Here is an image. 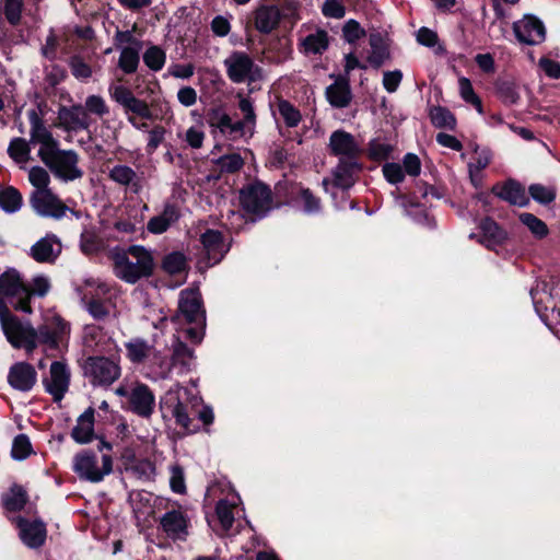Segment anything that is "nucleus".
I'll return each mask as SVG.
<instances>
[{"label":"nucleus","mask_w":560,"mask_h":560,"mask_svg":"<svg viewBox=\"0 0 560 560\" xmlns=\"http://www.w3.org/2000/svg\"><path fill=\"white\" fill-rule=\"evenodd\" d=\"M0 323L10 343L15 348L24 347L27 350L35 349L37 342L57 347L69 332L68 323L60 317L51 318L36 330L31 324L22 323L16 316L12 315L1 299Z\"/></svg>","instance_id":"f257e3e1"},{"label":"nucleus","mask_w":560,"mask_h":560,"mask_svg":"<svg viewBox=\"0 0 560 560\" xmlns=\"http://www.w3.org/2000/svg\"><path fill=\"white\" fill-rule=\"evenodd\" d=\"M114 273L127 283H136L149 278L154 271V259L150 250L143 246L132 245L127 249H115L112 253Z\"/></svg>","instance_id":"f03ea898"},{"label":"nucleus","mask_w":560,"mask_h":560,"mask_svg":"<svg viewBox=\"0 0 560 560\" xmlns=\"http://www.w3.org/2000/svg\"><path fill=\"white\" fill-rule=\"evenodd\" d=\"M108 92L113 101L122 107L127 116H139L144 119H163L171 113L166 101L153 102L152 106L158 107L154 113L145 101L136 97L133 92L125 85H112Z\"/></svg>","instance_id":"7ed1b4c3"},{"label":"nucleus","mask_w":560,"mask_h":560,"mask_svg":"<svg viewBox=\"0 0 560 560\" xmlns=\"http://www.w3.org/2000/svg\"><path fill=\"white\" fill-rule=\"evenodd\" d=\"M127 358L136 364L149 363L155 374L166 378L171 373V364L167 357L156 348L154 342L142 338H133L126 345Z\"/></svg>","instance_id":"20e7f679"},{"label":"nucleus","mask_w":560,"mask_h":560,"mask_svg":"<svg viewBox=\"0 0 560 560\" xmlns=\"http://www.w3.org/2000/svg\"><path fill=\"white\" fill-rule=\"evenodd\" d=\"M194 399L190 398L187 388L176 386L166 392L162 398L161 407L175 418L176 423L186 431H195L191 416L195 415Z\"/></svg>","instance_id":"39448f33"},{"label":"nucleus","mask_w":560,"mask_h":560,"mask_svg":"<svg viewBox=\"0 0 560 560\" xmlns=\"http://www.w3.org/2000/svg\"><path fill=\"white\" fill-rule=\"evenodd\" d=\"M242 208L258 218L264 217L273 205L271 189L262 182H254L240 190Z\"/></svg>","instance_id":"423d86ee"},{"label":"nucleus","mask_w":560,"mask_h":560,"mask_svg":"<svg viewBox=\"0 0 560 560\" xmlns=\"http://www.w3.org/2000/svg\"><path fill=\"white\" fill-rule=\"evenodd\" d=\"M83 375L93 386H109L120 376L119 364L105 357H89L82 363Z\"/></svg>","instance_id":"0eeeda50"},{"label":"nucleus","mask_w":560,"mask_h":560,"mask_svg":"<svg viewBox=\"0 0 560 560\" xmlns=\"http://www.w3.org/2000/svg\"><path fill=\"white\" fill-rule=\"evenodd\" d=\"M42 161L56 177L65 182H71L83 176L82 170L78 166L79 154L75 151L57 148L51 153H46Z\"/></svg>","instance_id":"6e6552de"},{"label":"nucleus","mask_w":560,"mask_h":560,"mask_svg":"<svg viewBox=\"0 0 560 560\" xmlns=\"http://www.w3.org/2000/svg\"><path fill=\"white\" fill-rule=\"evenodd\" d=\"M0 292L11 299V304L15 311L32 313L31 304H28L27 284L18 270L9 269L0 275Z\"/></svg>","instance_id":"1a4fd4ad"},{"label":"nucleus","mask_w":560,"mask_h":560,"mask_svg":"<svg viewBox=\"0 0 560 560\" xmlns=\"http://www.w3.org/2000/svg\"><path fill=\"white\" fill-rule=\"evenodd\" d=\"M30 205L39 217L60 220L68 211L78 217V212L70 209L51 189L33 190Z\"/></svg>","instance_id":"9d476101"},{"label":"nucleus","mask_w":560,"mask_h":560,"mask_svg":"<svg viewBox=\"0 0 560 560\" xmlns=\"http://www.w3.org/2000/svg\"><path fill=\"white\" fill-rule=\"evenodd\" d=\"M108 292V288L103 284H96L93 280L85 282L82 301L86 305L90 315L96 320H105L115 315V307L110 300H102V295Z\"/></svg>","instance_id":"9b49d317"},{"label":"nucleus","mask_w":560,"mask_h":560,"mask_svg":"<svg viewBox=\"0 0 560 560\" xmlns=\"http://www.w3.org/2000/svg\"><path fill=\"white\" fill-rule=\"evenodd\" d=\"M226 74L233 83L255 82L261 79L260 68L243 51L232 52L225 60Z\"/></svg>","instance_id":"f8f14e48"},{"label":"nucleus","mask_w":560,"mask_h":560,"mask_svg":"<svg viewBox=\"0 0 560 560\" xmlns=\"http://www.w3.org/2000/svg\"><path fill=\"white\" fill-rule=\"evenodd\" d=\"M113 460L109 455L102 456V466L97 465L96 456L90 452H81L73 458V470L81 478L91 482L101 481L110 474Z\"/></svg>","instance_id":"ddd939ff"},{"label":"nucleus","mask_w":560,"mask_h":560,"mask_svg":"<svg viewBox=\"0 0 560 560\" xmlns=\"http://www.w3.org/2000/svg\"><path fill=\"white\" fill-rule=\"evenodd\" d=\"M70 377L71 373L66 363L55 361L50 364L49 374L44 377L43 384L55 401H60L65 397L70 385Z\"/></svg>","instance_id":"4468645a"},{"label":"nucleus","mask_w":560,"mask_h":560,"mask_svg":"<svg viewBox=\"0 0 560 560\" xmlns=\"http://www.w3.org/2000/svg\"><path fill=\"white\" fill-rule=\"evenodd\" d=\"M207 122L232 140L245 135V121H232L231 116L222 107L211 108L207 114Z\"/></svg>","instance_id":"2eb2a0df"},{"label":"nucleus","mask_w":560,"mask_h":560,"mask_svg":"<svg viewBox=\"0 0 560 560\" xmlns=\"http://www.w3.org/2000/svg\"><path fill=\"white\" fill-rule=\"evenodd\" d=\"M188 526L189 518L180 509L167 511L160 518V528L172 540H186Z\"/></svg>","instance_id":"dca6fc26"},{"label":"nucleus","mask_w":560,"mask_h":560,"mask_svg":"<svg viewBox=\"0 0 560 560\" xmlns=\"http://www.w3.org/2000/svg\"><path fill=\"white\" fill-rule=\"evenodd\" d=\"M516 38L527 45H538L545 40L546 30L542 22L534 15H525L513 24Z\"/></svg>","instance_id":"f3484780"},{"label":"nucleus","mask_w":560,"mask_h":560,"mask_svg":"<svg viewBox=\"0 0 560 560\" xmlns=\"http://www.w3.org/2000/svg\"><path fill=\"white\" fill-rule=\"evenodd\" d=\"M62 250L61 241L55 234H47L30 248L28 255L39 264H54Z\"/></svg>","instance_id":"a211bd4d"},{"label":"nucleus","mask_w":560,"mask_h":560,"mask_svg":"<svg viewBox=\"0 0 560 560\" xmlns=\"http://www.w3.org/2000/svg\"><path fill=\"white\" fill-rule=\"evenodd\" d=\"M59 126L68 131L88 130L92 119L83 109L82 104L62 107L58 112Z\"/></svg>","instance_id":"6ab92c4d"},{"label":"nucleus","mask_w":560,"mask_h":560,"mask_svg":"<svg viewBox=\"0 0 560 560\" xmlns=\"http://www.w3.org/2000/svg\"><path fill=\"white\" fill-rule=\"evenodd\" d=\"M31 121V142L39 143L40 149L38 150V156L40 160L45 158L46 153H51L58 148V141L52 137L51 132L44 125L42 119L33 112L30 116Z\"/></svg>","instance_id":"aec40b11"},{"label":"nucleus","mask_w":560,"mask_h":560,"mask_svg":"<svg viewBox=\"0 0 560 560\" xmlns=\"http://www.w3.org/2000/svg\"><path fill=\"white\" fill-rule=\"evenodd\" d=\"M130 409L140 417L149 418L154 409L155 398L145 384H136L129 394Z\"/></svg>","instance_id":"412c9836"},{"label":"nucleus","mask_w":560,"mask_h":560,"mask_svg":"<svg viewBox=\"0 0 560 560\" xmlns=\"http://www.w3.org/2000/svg\"><path fill=\"white\" fill-rule=\"evenodd\" d=\"M37 381L35 369L26 362H18L10 368L9 384L16 390L28 392Z\"/></svg>","instance_id":"4be33fe9"},{"label":"nucleus","mask_w":560,"mask_h":560,"mask_svg":"<svg viewBox=\"0 0 560 560\" xmlns=\"http://www.w3.org/2000/svg\"><path fill=\"white\" fill-rule=\"evenodd\" d=\"M210 264H218L229 252L230 245L224 242L221 232L207 230L200 238Z\"/></svg>","instance_id":"5701e85b"},{"label":"nucleus","mask_w":560,"mask_h":560,"mask_svg":"<svg viewBox=\"0 0 560 560\" xmlns=\"http://www.w3.org/2000/svg\"><path fill=\"white\" fill-rule=\"evenodd\" d=\"M178 308L188 323L198 322L203 317L201 296L197 289L184 290L180 293Z\"/></svg>","instance_id":"b1692460"},{"label":"nucleus","mask_w":560,"mask_h":560,"mask_svg":"<svg viewBox=\"0 0 560 560\" xmlns=\"http://www.w3.org/2000/svg\"><path fill=\"white\" fill-rule=\"evenodd\" d=\"M329 149L332 154L353 160L359 153V147L352 135L337 130L331 133Z\"/></svg>","instance_id":"393cba45"},{"label":"nucleus","mask_w":560,"mask_h":560,"mask_svg":"<svg viewBox=\"0 0 560 560\" xmlns=\"http://www.w3.org/2000/svg\"><path fill=\"white\" fill-rule=\"evenodd\" d=\"M179 218V208L175 203H165L163 211L148 221L147 229L150 233L162 234L175 224Z\"/></svg>","instance_id":"a878e982"},{"label":"nucleus","mask_w":560,"mask_h":560,"mask_svg":"<svg viewBox=\"0 0 560 560\" xmlns=\"http://www.w3.org/2000/svg\"><path fill=\"white\" fill-rule=\"evenodd\" d=\"M20 537L30 548L40 547L46 539V527L43 522L19 520Z\"/></svg>","instance_id":"bb28decb"},{"label":"nucleus","mask_w":560,"mask_h":560,"mask_svg":"<svg viewBox=\"0 0 560 560\" xmlns=\"http://www.w3.org/2000/svg\"><path fill=\"white\" fill-rule=\"evenodd\" d=\"M94 409L88 408L77 420L71 431L72 439L80 444L90 443L94 438Z\"/></svg>","instance_id":"cd10ccee"},{"label":"nucleus","mask_w":560,"mask_h":560,"mask_svg":"<svg viewBox=\"0 0 560 560\" xmlns=\"http://www.w3.org/2000/svg\"><path fill=\"white\" fill-rule=\"evenodd\" d=\"M194 358V351L177 338L172 345V357L168 359L171 371L174 368L178 369L179 373L190 371Z\"/></svg>","instance_id":"c85d7f7f"},{"label":"nucleus","mask_w":560,"mask_h":560,"mask_svg":"<svg viewBox=\"0 0 560 560\" xmlns=\"http://www.w3.org/2000/svg\"><path fill=\"white\" fill-rule=\"evenodd\" d=\"M329 46V35L325 30H316L305 36L300 44V50L304 55H322Z\"/></svg>","instance_id":"c756f323"},{"label":"nucleus","mask_w":560,"mask_h":560,"mask_svg":"<svg viewBox=\"0 0 560 560\" xmlns=\"http://www.w3.org/2000/svg\"><path fill=\"white\" fill-rule=\"evenodd\" d=\"M280 22V11L273 5H262L255 11V27L261 33H270Z\"/></svg>","instance_id":"7c9ffc66"},{"label":"nucleus","mask_w":560,"mask_h":560,"mask_svg":"<svg viewBox=\"0 0 560 560\" xmlns=\"http://www.w3.org/2000/svg\"><path fill=\"white\" fill-rule=\"evenodd\" d=\"M498 197L511 205L524 207L528 203V197L524 187L515 180H509L501 187L494 188Z\"/></svg>","instance_id":"2f4dec72"},{"label":"nucleus","mask_w":560,"mask_h":560,"mask_svg":"<svg viewBox=\"0 0 560 560\" xmlns=\"http://www.w3.org/2000/svg\"><path fill=\"white\" fill-rule=\"evenodd\" d=\"M326 95L332 106L339 108L348 106L351 101V91L348 79L341 77L338 78L334 84L327 88Z\"/></svg>","instance_id":"473e14b6"},{"label":"nucleus","mask_w":560,"mask_h":560,"mask_svg":"<svg viewBox=\"0 0 560 560\" xmlns=\"http://www.w3.org/2000/svg\"><path fill=\"white\" fill-rule=\"evenodd\" d=\"M358 168L357 163L353 160L343 161L340 160L339 164L334 171V184L341 188H349L353 185V174Z\"/></svg>","instance_id":"72a5a7b5"},{"label":"nucleus","mask_w":560,"mask_h":560,"mask_svg":"<svg viewBox=\"0 0 560 560\" xmlns=\"http://www.w3.org/2000/svg\"><path fill=\"white\" fill-rule=\"evenodd\" d=\"M140 50L141 47L137 46L122 47L118 59V67L122 72L131 74L137 71L140 61Z\"/></svg>","instance_id":"f704fd0d"},{"label":"nucleus","mask_w":560,"mask_h":560,"mask_svg":"<svg viewBox=\"0 0 560 560\" xmlns=\"http://www.w3.org/2000/svg\"><path fill=\"white\" fill-rule=\"evenodd\" d=\"M480 228L488 247L501 244L506 237L505 232L491 219H485Z\"/></svg>","instance_id":"c9c22d12"},{"label":"nucleus","mask_w":560,"mask_h":560,"mask_svg":"<svg viewBox=\"0 0 560 560\" xmlns=\"http://www.w3.org/2000/svg\"><path fill=\"white\" fill-rule=\"evenodd\" d=\"M108 177L114 183L121 186L133 185L138 187L137 184V173L128 165L118 164L112 167L108 172Z\"/></svg>","instance_id":"e433bc0d"},{"label":"nucleus","mask_w":560,"mask_h":560,"mask_svg":"<svg viewBox=\"0 0 560 560\" xmlns=\"http://www.w3.org/2000/svg\"><path fill=\"white\" fill-rule=\"evenodd\" d=\"M162 269L172 276L184 273L187 270V259L183 253H170L162 260Z\"/></svg>","instance_id":"4c0bfd02"},{"label":"nucleus","mask_w":560,"mask_h":560,"mask_svg":"<svg viewBox=\"0 0 560 560\" xmlns=\"http://www.w3.org/2000/svg\"><path fill=\"white\" fill-rule=\"evenodd\" d=\"M27 501L26 491L21 486H12L3 497V504L7 510L15 512L24 508Z\"/></svg>","instance_id":"58836bf2"},{"label":"nucleus","mask_w":560,"mask_h":560,"mask_svg":"<svg viewBox=\"0 0 560 560\" xmlns=\"http://www.w3.org/2000/svg\"><path fill=\"white\" fill-rule=\"evenodd\" d=\"M430 119L436 128L453 130L456 126V119L454 115L445 107H432L430 109Z\"/></svg>","instance_id":"ea45409f"},{"label":"nucleus","mask_w":560,"mask_h":560,"mask_svg":"<svg viewBox=\"0 0 560 560\" xmlns=\"http://www.w3.org/2000/svg\"><path fill=\"white\" fill-rule=\"evenodd\" d=\"M8 153L16 163H26L30 161L31 148L24 138H14L11 140Z\"/></svg>","instance_id":"a19ab883"},{"label":"nucleus","mask_w":560,"mask_h":560,"mask_svg":"<svg viewBox=\"0 0 560 560\" xmlns=\"http://www.w3.org/2000/svg\"><path fill=\"white\" fill-rule=\"evenodd\" d=\"M22 206V195L14 187L0 191V207L9 213L18 211Z\"/></svg>","instance_id":"79ce46f5"},{"label":"nucleus","mask_w":560,"mask_h":560,"mask_svg":"<svg viewBox=\"0 0 560 560\" xmlns=\"http://www.w3.org/2000/svg\"><path fill=\"white\" fill-rule=\"evenodd\" d=\"M83 109L90 117L95 115L98 118H102L109 114V107L106 101L100 95H89L85 98Z\"/></svg>","instance_id":"37998d69"},{"label":"nucleus","mask_w":560,"mask_h":560,"mask_svg":"<svg viewBox=\"0 0 560 560\" xmlns=\"http://www.w3.org/2000/svg\"><path fill=\"white\" fill-rule=\"evenodd\" d=\"M143 61L150 70L160 71L166 61L165 51L159 46H151L144 51Z\"/></svg>","instance_id":"c03bdc74"},{"label":"nucleus","mask_w":560,"mask_h":560,"mask_svg":"<svg viewBox=\"0 0 560 560\" xmlns=\"http://www.w3.org/2000/svg\"><path fill=\"white\" fill-rule=\"evenodd\" d=\"M499 97L508 104H515L520 98L516 84L511 80H499L495 84Z\"/></svg>","instance_id":"a18cd8bd"},{"label":"nucleus","mask_w":560,"mask_h":560,"mask_svg":"<svg viewBox=\"0 0 560 560\" xmlns=\"http://www.w3.org/2000/svg\"><path fill=\"white\" fill-rule=\"evenodd\" d=\"M50 280L48 277L38 275L34 277L30 284H27L28 304H31L32 296L44 298L50 290Z\"/></svg>","instance_id":"49530a36"},{"label":"nucleus","mask_w":560,"mask_h":560,"mask_svg":"<svg viewBox=\"0 0 560 560\" xmlns=\"http://www.w3.org/2000/svg\"><path fill=\"white\" fill-rule=\"evenodd\" d=\"M28 180L34 186V190H48L50 176L48 172L40 166H34L28 171Z\"/></svg>","instance_id":"de8ad7c7"},{"label":"nucleus","mask_w":560,"mask_h":560,"mask_svg":"<svg viewBox=\"0 0 560 560\" xmlns=\"http://www.w3.org/2000/svg\"><path fill=\"white\" fill-rule=\"evenodd\" d=\"M22 10L23 0H2V12L10 24L20 23Z\"/></svg>","instance_id":"09e8293b"},{"label":"nucleus","mask_w":560,"mask_h":560,"mask_svg":"<svg viewBox=\"0 0 560 560\" xmlns=\"http://www.w3.org/2000/svg\"><path fill=\"white\" fill-rule=\"evenodd\" d=\"M521 222L526 225L530 232L541 238L545 237L548 234V228L547 225L537 217H535L532 213H522L520 215Z\"/></svg>","instance_id":"8fccbe9b"},{"label":"nucleus","mask_w":560,"mask_h":560,"mask_svg":"<svg viewBox=\"0 0 560 560\" xmlns=\"http://www.w3.org/2000/svg\"><path fill=\"white\" fill-rule=\"evenodd\" d=\"M218 520L224 532H228L234 523L233 505L226 501H220L215 508Z\"/></svg>","instance_id":"3c124183"},{"label":"nucleus","mask_w":560,"mask_h":560,"mask_svg":"<svg viewBox=\"0 0 560 560\" xmlns=\"http://www.w3.org/2000/svg\"><path fill=\"white\" fill-rule=\"evenodd\" d=\"M280 116L283 118L288 127H295L301 121L300 112L287 101H280L278 104Z\"/></svg>","instance_id":"603ef678"},{"label":"nucleus","mask_w":560,"mask_h":560,"mask_svg":"<svg viewBox=\"0 0 560 560\" xmlns=\"http://www.w3.org/2000/svg\"><path fill=\"white\" fill-rule=\"evenodd\" d=\"M32 452L30 439L25 434L18 435L12 445V456L18 460L25 459Z\"/></svg>","instance_id":"864d4df0"},{"label":"nucleus","mask_w":560,"mask_h":560,"mask_svg":"<svg viewBox=\"0 0 560 560\" xmlns=\"http://www.w3.org/2000/svg\"><path fill=\"white\" fill-rule=\"evenodd\" d=\"M72 74L79 80H86L92 77V68L80 56H73L69 60Z\"/></svg>","instance_id":"5fc2aeb1"},{"label":"nucleus","mask_w":560,"mask_h":560,"mask_svg":"<svg viewBox=\"0 0 560 560\" xmlns=\"http://www.w3.org/2000/svg\"><path fill=\"white\" fill-rule=\"evenodd\" d=\"M137 25L135 24L132 31H116L114 36V44L117 49H122L127 46L142 47L141 42L133 36V31Z\"/></svg>","instance_id":"6e6d98bb"},{"label":"nucleus","mask_w":560,"mask_h":560,"mask_svg":"<svg viewBox=\"0 0 560 560\" xmlns=\"http://www.w3.org/2000/svg\"><path fill=\"white\" fill-rule=\"evenodd\" d=\"M459 89H460V95L462 97L472 104L479 113L482 112V105L480 98L475 94L472 85L470 81L466 78H462L459 80Z\"/></svg>","instance_id":"4d7b16f0"},{"label":"nucleus","mask_w":560,"mask_h":560,"mask_svg":"<svg viewBox=\"0 0 560 560\" xmlns=\"http://www.w3.org/2000/svg\"><path fill=\"white\" fill-rule=\"evenodd\" d=\"M299 198L303 205V208L306 212L313 213L317 212L320 209V199L316 197L313 191L308 188H301L299 192Z\"/></svg>","instance_id":"13d9d810"},{"label":"nucleus","mask_w":560,"mask_h":560,"mask_svg":"<svg viewBox=\"0 0 560 560\" xmlns=\"http://www.w3.org/2000/svg\"><path fill=\"white\" fill-rule=\"evenodd\" d=\"M170 486L175 493L184 494L186 492L184 470L179 465L171 467Z\"/></svg>","instance_id":"bf43d9fd"},{"label":"nucleus","mask_w":560,"mask_h":560,"mask_svg":"<svg viewBox=\"0 0 560 560\" xmlns=\"http://www.w3.org/2000/svg\"><path fill=\"white\" fill-rule=\"evenodd\" d=\"M342 36L348 43H354L365 36V31L355 20H349L342 27Z\"/></svg>","instance_id":"052dcab7"},{"label":"nucleus","mask_w":560,"mask_h":560,"mask_svg":"<svg viewBox=\"0 0 560 560\" xmlns=\"http://www.w3.org/2000/svg\"><path fill=\"white\" fill-rule=\"evenodd\" d=\"M219 165L222 171L228 173H234L243 167L244 160L237 153L228 154L220 158Z\"/></svg>","instance_id":"680f3d73"},{"label":"nucleus","mask_w":560,"mask_h":560,"mask_svg":"<svg viewBox=\"0 0 560 560\" xmlns=\"http://www.w3.org/2000/svg\"><path fill=\"white\" fill-rule=\"evenodd\" d=\"M528 190L533 199L540 203H550L556 197L552 189L539 184L530 185Z\"/></svg>","instance_id":"e2e57ef3"},{"label":"nucleus","mask_w":560,"mask_h":560,"mask_svg":"<svg viewBox=\"0 0 560 560\" xmlns=\"http://www.w3.org/2000/svg\"><path fill=\"white\" fill-rule=\"evenodd\" d=\"M382 172L390 184L401 183L405 178L402 166L398 163H386L383 165Z\"/></svg>","instance_id":"0e129e2a"},{"label":"nucleus","mask_w":560,"mask_h":560,"mask_svg":"<svg viewBox=\"0 0 560 560\" xmlns=\"http://www.w3.org/2000/svg\"><path fill=\"white\" fill-rule=\"evenodd\" d=\"M166 130L163 126L156 125L149 131L147 152L152 154L165 139Z\"/></svg>","instance_id":"69168bd1"},{"label":"nucleus","mask_w":560,"mask_h":560,"mask_svg":"<svg viewBox=\"0 0 560 560\" xmlns=\"http://www.w3.org/2000/svg\"><path fill=\"white\" fill-rule=\"evenodd\" d=\"M322 11L325 16L334 19H342L346 14V9L339 0H326Z\"/></svg>","instance_id":"338daca9"},{"label":"nucleus","mask_w":560,"mask_h":560,"mask_svg":"<svg viewBox=\"0 0 560 560\" xmlns=\"http://www.w3.org/2000/svg\"><path fill=\"white\" fill-rule=\"evenodd\" d=\"M402 170L409 176L416 177L421 172V162L418 155L407 153L402 160Z\"/></svg>","instance_id":"774afa93"}]
</instances>
